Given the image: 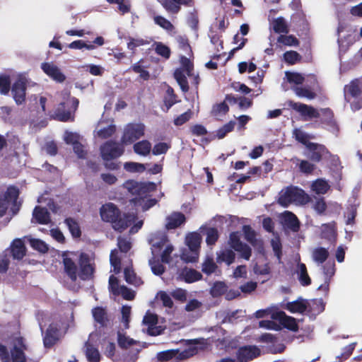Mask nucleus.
I'll return each mask as SVG.
<instances>
[{
  "mask_svg": "<svg viewBox=\"0 0 362 362\" xmlns=\"http://www.w3.org/2000/svg\"><path fill=\"white\" fill-rule=\"evenodd\" d=\"M57 323H52L47 328L44 337V345L46 347L52 346L59 338L60 331Z\"/></svg>",
  "mask_w": 362,
  "mask_h": 362,
  "instance_id": "b1692460",
  "label": "nucleus"
},
{
  "mask_svg": "<svg viewBox=\"0 0 362 362\" xmlns=\"http://www.w3.org/2000/svg\"><path fill=\"white\" fill-rule=\"evenodd\" d=\"M284 58L287 63L293 64L300 60V57L299 54L295 51H288L284 53Z\"/></svg>",
  "mask_w": 362,
  "mask_h": 362,
  "instance_id": "774afa93",
  "label": "nucleus"
},
{
  "mask_svg": "<svg viewBox=\"0 0 362 362\" xmlns=\"http://www.w3.org/2000/svg\"><path fill=\"white\" fill-rule=\"evenodd\" d=\"M117 251L112 250L110 253V261L112 267L114 268V272L117 274L120 271V259L117 256Z\"/></svg>",
  "mask_w": 362,
  "mask_h": 362,
  "instance_id": "0e129e2a",
  "label": "nucleus"
},
{
  "mask_svg": "<svg viewBox=\"0 0 362 362\" xmlns=\"http://www.w3.org/2000/svg\"><path fill=\"white\" fill-rule=\"evenodd\" d=\"M134 226L131 228L129 233H136L142 226L143 221L140 220L136 221V216L135 213H128L124 214L122 218H120L117 220V218L112 222V227L115 230L122 232L125 230L127 227Z\"/></svg>",
  "mask_w": 362,
  "mask_h": 362,
  "instance_id": "9d476101",
  "label": "nucleus"
},
{
  "mask_svg": "<svg viewBox=\"0 0 362 362\" xmlns=\"http://www.w3.org/2000/svg\"><path fill=\"white\" fill-rule=\"evenodd\" d=\"M286 308L293 313H303L307 308V303L303 300H298L288 303Z\"/></svg>",
  "mask_w": 362,
  "mask_h": 362,
  "instance_id": "58836bf2",
  "label": "nucleus"
},
{
  "mask_svg": "<svg viewBox=\"0 0 362 362\" xmlns=\"http://www.w3.org/2000/svg\"><path fill=\"white\" fill-rule=\"evenodd\" d=\"M130 351L124 358L125 362H135L138 358V355L141 350V346L137 345L136 347L129 349Z\"/></svg>",
  "mask_w": 362,
  "mask_h": 362,
  "instance_id": "e2e57ef3",
  "label": "nucleus"
},
{
  "mask_svg": "<svg viewBox=\"0 0 362 362\" xmlns=\"http://www.w3.org/2000/svg\"><path fill=\"white\" fill-rule=\"evenodd\" d=\"M361 94V89L358 85L352 81L344 87V97L345 100L351 103L353 110H358L362 107L361 105L355 103L352 99H356Z\"/></svg>",
  "mask_w": 362,
  "mask_h": 362,
  "instance_id": "f3484780",
  "label": "nucleus"
},
{
  "mask_svg": "<svg viewBox=\"0 0 362 362\" xmlns=\"http://www.w3.org/2000/svg\"><path fill=\"white\" fill-rule=\"evenodd\" d=\"M98 339V334L91 333L86 343V356L89 362H99L100 360V352L94 344Z\"/></svg>",
  "mask_w": 362,
  "mask_h": 362,
  "instance_id": "a211bd4d",
  "label": "nucleus"
},
{
  "mask_svg": "<svg viewBox=\"0 0 362 362\" xmlns=\"http://www.w3.org/2000/svg\"><path fill=\"white\" fill-rule=\"evenodd\" d=\"M261 349L255 345L240 347L236 351V362H249L261 354Z\"/></svg>",
  "mask_w": 362,
  "mask_h": 362,
  "instance_id": "4468645a",
  "label": "nucleus"
},
{
  "mask_svg": "<svg viewBox=\"0 0 362 362\" xmlns=\"http://www.w3.org/2000/svg\"><path fill=\"white\" fill-rule=\"evenodd\" d=\"M65 223L71 232V235L78 238L81 235V230L78 223L73 218H69L65 220Z\"/></svg>",
  "mask_w": 362,
  "mask_h": 362,
  "instance_id": "8fccbe9b",
  "label": "nucleus"
},
{
  "mask_svg": "<svg viewBox=\"0 0 362 362\" xmlns=\"http://www.w3.org/2000/svg\"><path fill=\"white\" fill-rule=\"evenodd\" d=\"M272 317L274 320H279L285 327L292 331H296L298 329V325L296 320L292 317L287 316L285 313L282 311L273 313Z\"/></svg>",
  "mask_w": 362,
  "mask_h": 362,
  "instance_id": "a878e982",
  "label": "nucleus"
},
{
  "mask_svg": "<svg viewBox=\"0 0 362 362\" xmlns=\"http://www.w3.org/2000/svg\"><path fill=\"white\" fill-rule=\"evenodd\" d=\"M217 266L212 257H206L202 264V272L206 274H211L215 272Z\"/></svg>",
  "mask_w": 362,
  "mask_h": 362,
  "instance_id": "09e8293b",
  "label": "nucleus"
},
{
  "mask_svg": "<svg viewBox=\"0 0 362 362\" xmlns=\"http://www.w3.org/2000/svg\"><path fill=\"white\" fill-rule=\"evenodd\" d=\"M329 189L327 182L323 179H317L312 184V189L316 194H325Z\"/></svg>",
  "mask_w": 362,
  "mask_h": 362,
  "instance_id": "37998d69",
  "label": "nucleus"
},
{
  "mask_svg": "<svg viewBox=\"0 0 362 362\" xmlns=\"http://www.w3.org/2000/svg\"><path fill=\"white\" fill-rule=\"evenodd\" d=\"M154 22L166 30H173L174 28L173 24L168 20L160 16H155Z\"/></svg>",
  "mask_w": 362,
  "mask_h": 362,
  "instance_id": "680f3d73",
  "label": "nucleus"
},
{
  "mask_svg": "<svg viewBox=\"0 0 362 362\" xmlns=\"http://www.w3.org/2000/svg\"><path fill=\"white\" fill-rule=\"evenodd\" d=\"M202 236L197 232L190 233L185 238V243L190 250L191 256L186 253L182 256V259L186 262H196L199 256Z\"/></svg>",
  "mask_w": 362,
  "mask_h": 362,
  "instance_id": "1a4fd4ad",
  "label": "nucleus"
},
{
  "mask_svg": "<svg viewBox=\"0 0 362 362\" xmlns=\"http://www.w3.org/2000/svg\"><path fill=\"white\" fill-rule=\"evenodd\" d=\"M322 269L325 275V283L323 284H321L318 287V289L327 291L329 288V281L332 276H333L335 273L334 264L333 262H328L325 264L324 266H322Z\"/></svg>",
  "mask_w": 362,
  "mask_h": 362,
  "instance_id": "c85d7f7f",
  "label": "nucleus"
},
{
  "mask_svg": "<svg viewBox=\"0 0 362 362\" xmlns=\"http://www.w3.org/2000/svg\"><path fill=\"white\" fill-rule=\"evenodd\" d=\"M68 47L70 49H81L83 48H86L88 50H93L95 49V46L91 43L87 44L84 41L78 40L72 42L70 43Z\"/></svg>",
  "mask_w": 362,
  "mask_h": 362,
  "instance_id": "4d7b16f0",
  "label": "nucleus"
},
{
  "mask_svg": "<svg viewBox=\"0 0 362 362\" xmlns=\"http://www.w3.org/2000/svg\"><path fill=\"white\" fill-rule=\"evenodd\" d=\"M124 168L129 173H142L146 170V166L142 163L127 162L124 164Z\"/></svg>",
  "mask_w": 362,
  "mask_h": 362,
  "instance_id": "de8ad7c7",
  "label": "nucleus"
},
{
  "mask_svg": "<svg viewBox=\"0 0 362 362\" xmlns=\"http://www.w3.org/2000/svg\"><path fill=\"white\" fill-rule=\"evenodd\" d=\"M18 195V189L13 186L8 187L5 192L0 194V217L14 216L18 213L20 209L17 201Z\"/></svg>",
  "mask_w": 362,
  "mask_h": 362,
  "instance_id": "20e7f679",
  "label": "nucleus"
},
{
  "mask_svg": "<svg viewBox=\"0 0 362 362\" xmlns=\"http://www.w3.org/2000/svg\"><path fill=\"white\" fill-rule=\"evenodd\" d=\"M229 243L230 247L238 252L240 253L243 258L246 260L250 259L251 256V249L247 245L240 241L238 233H232L230 234Z\"/></svg>",
  "mask_w": 362,
  "mask_h": 362,
  "instance_id": "dca6fc26",
  "label": "nucleus"
},
{
  "mask_svg": "<svg viewBox=\"0 0 362 362\" xmlns=\"http://www.w3.org/2000/svg\"><path fill=\"white\" fill-rule=\"evenodd\" d=\"M124 278L127 283L134 286H139L142 284L141 280L136 277L134 272L130 267L124 269Z\"/></svg>",
  "mask_w": 362,
  "mask_h": 362,
  "instance_id": "a18cd8bd",
  "label": "nucleus"
},
{
  "mask_svg": "<svg viewBox=\"0 0 362 362\" xmlns=\"http://www.w3.org/2000/svg\"><path fill=\"white\" fill-rule=\"evenodd\" d=\"M157 299L160 300L163 305L166 308H172L173 305V302L170 298V296L164 291H160L157 294Z\"/></svg>",
  "mask_w": 362,
  "mask_h": 362,
  "instance_id": "69168bd1",
  "label": "nucleus"
},
{
  "mask_svg": "<svg viewBox=\"0 0 362 362\" xmlns=\"http://www.w3.org/2000/svg\"><path fill=\"white\" fill-rule=\"evenodd\" d=\"M202 277V274L194 269L185 267L180 271L177 276V279L184 280L187 283H193L200 280Z\"/></svg>",
  "mask_w": 362,
  "mask_h": 362,
  "instance_id": "393cba45",
  "label": "nucleus"
},
{
  "mask_svg": "<svg viewBox=\"0 0 362 362\" xmlns=\"http://www.w3.org/2000/svg\"><path fill=\"white\" fill-rule=\"evenodd\" d=\"M134 151L137 155L141 156H148L151 149V144L147 141V140H142L141 141H139L136 143L134 146Z\"/></svg>",
  "mask_w": 362,
  "mask_h": 362,
  "instance_id": "e433bc0d",
  "label": "nucleus"
},
{
  "mask_svg": "<svg viewBox=\"0 0 362 362\" xmlns=\"http://www.w3.org/2000/svg\"><path fill=\"white\" fill-rule=\"evenodd\" d=\"M293 134L297 141L304 144L306 147L308 146V143H310L309 141L310 136L300 129H295Z\"/></svg>",
  "mask_w": 362,
  "mask_h": 362,
  "instance_id": "864d4df0",
  "label": "nucleus"
},
{
  "mask_svg": "<svg viewBox=\"0 0 362 362\" xmlns=\"http://www.w3.org/2000/svg\"><path fill=\"white\" fill-rule=\"evenodd\" d=\"M293 89L296 95L300 98H306L309 100H312L315 98V94L310 88L295 87Z\"/></svg>",
  "mask_w": 362,
  "mask_h": 362,
  "instance_id": "603ef678",
  "label": "nucleus"
},
{
  "mask_svg": "<svg viewBox=\"0 0 362 362\" xmlns=\"http://www.w3.org/2000/svg\"><path fill=\"white\" fill-rule=\"evenodd\" d=\"M33 219L41 224H47L50 221L49 214L47 210L41 206H36L33 211Z\"/></svg>",
  "mask_w": 362,
  "mask_h": 362,
  "instance_id": "2f4dec72",
  "label": "nucleus"
},
{
  "mask_svg": "<svg viewBox=\"0 0 362 362\" xmlns=\"http://www.w3.org/2000/svg\"><path fill=\"white\" fill-rule=\"evenodd\" d=\"M296 272L301 285L308 286L311 283V279L308 274L307 268L305 264L298 262L296 266Z\"/></svg>",
  "mask_w": 362,
  "mask_h": 362,
  "instance_id": "72a5a7b5",
  "label": "nucleus"
},
{
  "mask_svg": "<svg viewBox=\"0 0 362 362\" xmlns=\"http://www.w3.org/2000/svg\"><path fill=\"white\" fill-rule=\"evenodd\" d=\"M151 252L153 258L158 257L160 253L161 260L164 263H170L171 261L170 255L174 247L169 243L165 234L161 233H153L150 238ZM149 265L153 274L160 275L164 272L163 266L154 259L149 260Z\"/></svg>",
  "mask_w": 362,
  "mask_h": 362,
  "instance_id": "f257e3e1",
  "label": "nucleus"
},
{
  "mask_svg": "<svg viewBox=\"0 0 362 362\" xmlns=\"http://www.w3.org/2000/svg\"><path fill=\"white\" fill-rule=\"evenodd\" d=\"M124 187L134 198L132 199L134 205H139L142 207L144 211H146L156 204V199H146L148 193L153 190L155 184L153 183H141L134 180H127L124 183Z\"/></svg>",
  "mask_w": 362,
  "mask_h": 362,
  "instance_id": "7ed1b4c3",
  "label": "nucleus"
},
{
  "mask_svg": "<svg viewBox=\"0 0 362 362\" xmlns=\"http://www.w3.org/2000/svg\"><path fill=\"white\" fill-rule=\"evenodd\" d=\"M25 349H26V346L23 342V339L16 337L13 340L10 354L5 346L0 344V358L2 362H25Z\"/></svg>",
  "mask_w": 362,
  "mask_h": 362,
  "instance_id": "6e6552de",
  "label": "nucleus"
},
{
  "mask_svg": "<svg viewBox=\"0 0 362 362\" xmlns=\"http://www.w3.org/2000/svg\"><path fill=\"white\" fill-rule=\"evenodd\" d=\"M289 106L298 112L303 117H305V119L317 118L319 117L317 110L312 106L293 101L289 102Z\"/></svg>",
  "mask_w": 362,
  "mask_h": 362,
  "instance_id": "aec40b11",
  "label": "nucleus"
},
{
  "mask_svg": "<svg viewBox=\"0 0 362 362\" xmlns=\"http://www.w3.org/2000/svg\"><path fill=\"white\" fill-rule=\"evenodd\" d=\"M322 237L329 240L334 238L335 229L333 223L323 224L321 226Z\"/></svg>",
  "mask_w": 362,
  "mask_h": 362,
  "instance_id": "6e6d98bb",
  "label": "nucleus"
},
{
  "mask_svg": "<svg viewBox=\"0 0 362 362\" xmlns=\"http://www.w3.org/2000/svg\"><path fill=\"white\" fill-rule=\"evenodd\" d=\"M145 126L143 124H129L126 126L122 138L123 144H131L144 135Z\"/></svg>",
  "mask_w": 362,
  "mask_h": 362,
  "instance_id": "ddd939ff",
  "label": "nucleus"
},
{
  "mask_svg": "<svg viewBox=\"0 0 362 362\" xmlns=\"http://www.w3.org/2000/svg\"><path fill=\"white\" fill-rule=\"evenodd\" d=\"M309 200V196L303 189L291 186L280 192L278 202L286 207L291 204H305Z\"/></svg>",
  "mask_w": 362,
  "mask_h": 362,
  "instance_id": "423d86ee",
  "label": "nucleus"
},
{
  "mask_svg": "<svg viewBox=\"0 0 362 362\" xmlns=\"http://www.w3.org/2000/svg\"><path fill=\"white\" fill-rule=\"evenodd\" d=\"M30 82L25 74L18 75L17 81L11 88L13 97L17 104H21L25 100L26 85Z\"/></svg>",
  "mask_w": 362,
  "mask_h": 362,
  "instance_id": "f8f14e48",
  "label": "nucleus"
},
{
  "mask_svg": "<svg viewBox=\"0 0 362 362\" xmlns=\"http://www.w3.org/2000/svg\"><path fill=\"white\" fill-rule=\"evenodd\" d=\"M308 149L310 152L307 156L313 161L318 162L325 151V148L322 145H318L314 143H308Z\"/></svg>",
  "mask_w": 362,
  "mask_h": 362,
  "instance_id": "cd10ccee",
  "label": "nucleus"
},
{
  "mask_svg": "<svg viewBox=\"0 0 362 362\" xmlns=\"http://www.w3.org/2000/svg\"><path fill=\"white\" fill-rule=\"evenodd\" d=\"M180 63L182 67L177 69L175 73L174 76L177 83L179 84L181 90L186 93L189 90L188 83L187 81V76H189L192 70V64L190 60L186 57L180 58Z\"/></svg>",
  "mask_w": 362,
  "mask_h": 362,
  "instance_id": "9b49d317",
  "label": "nucleus"
},
{
  "mask_svg": "<svg viewBox=\"0 0 362 362\" xmlns=\"http://www.w3.org/2000/svg\"><path fill=\"white\" fill-rule=\"evenodd\" d=\"M157 316L153 313H147L143 319L144 325L146 326V332L152 336H156L162 332V328L157 326Z\"/></svg>",
  "mask_w": 362,
  "mask_h": 362,
  "instance_id": "412c9836",
  "label": "nucleus"
},
{
  "mask_svg": "<svg viewBox=\"0 0 362 362\" xmlns=\"http://www.w3.org/2000/svg\"><path fill=\"white\" fill-rule=\"evenodd\" d=\"M62 101L54 111L53 117L62 122L72 120V112L75 111L78 105V100L75 98H69L67 91L60 93Z\"/></svg>",
  "mask_w": 362,
  "mask_h": 362,
  "instance_id": "39448f33",
  "label": "nucleus"
},
{
  "mask_svg": "<svg viewBox=\"0 0 362 362\" xmlns=\"http://www.w3.org/2000/svg\"><path fill=\"white\" fill-rule=\"evenodd\" d=\"M277 42L286 46H298V40L293 35H281L277 38Z\"/></svg>",
  "mask_w": 362,
  "mask_h": 362,
  "instance_id": "5fc2aeb1",
  "label": "nucleus"
},
{
  "mask_svg": "<svg viewBox=\"0 0 362 362\" xmlns=\"http://www.w3.org/2000/svg\"><path fill=\"white\" fill-rule=\"evenodd\" d=\"M282 221L291 230L296 232L299 229V221L295 214L290 211H285L281 214Z\"/></svg>",
  "mask_w": 362,
  "mask_h": 362,
  "instance_id": "c756f323",
  "label": "nucleus"
},
{
  "mask_svg": "<svg viewBox=\"0 0 362 362\" xmlns=\"http://www.w3.org/2000/svg\"><path fill=\"white\" fill-rule=\"evenodd\" d=\"M124 153V148L118 143L109 141L100 146V154L107 169L117 170L119 165L113 160L121 156Z\"/></svg>",
  "mask_w": 362,
  "mask_h": 362,
  "instance_id": "0eeeda50",
  "label": "nucleus"
},
{
  "mask_svg": "<svg viewBox=\"0 0 362 362\" xmlns=\"http://www.w3.org/2000/svg\"><path fill=\"white\" fill-rule=\"evenodd\" d=\"M24 240L16 239L11 245V252L14 259H21L25 254Z\"/></svg>",
  "mask_w": 362,
  "mask_h": 362,
  "instance_id": "f704fd0d",
  "label": "nucleus"
},
{
  "mask_svg": "<svg viewBox=\"0 0 362 362\" xmlns=\"http://www.w3.org/2000/svg\"><path fill=\"white\" fill-rule=\"evenodd\" d=\"M201 232L206 230V242L208 245H214L218 238V230L214 228H206L202 226L199 228Z\"/></svg>",
  "mask_w": 362,
  "mask_h": 362,
  "instance_id": "ea45409f",
  "label": "nucleus"
},
{
  "mask_svg": "<svg viewBox=\"0 0 362 362\" xmlns=\"http://www.w3.org/2000/svg\"><path fill=\"white\" fill-rule=\"evenodd\" d=\"M227 288L228 287L224 282L216 281L211 288L210 293L212 295V296L218 297L225 293L227 291Z\"/></svg>",
  "mask_w": 362,
  "mask_h": 362,
  "instance_id": "49530a36",
  "label": "nucleus"
},
{
  "mask_svg": "<svg viewBox=\"0 0 362 362\" xmlns=\"http://www.w3.org/2000/svg\"><path fill=\"white\" fill-rule=\"evenodd\" d=\"M272 25L275 33H287L288 32V24L282 17L274 19Z\"/></svg>",
  "mask_w": 362,
  "mask_h": 362,
  "instance_id": "a19ab883",
  "label": "nucleus"
},
{
  "mask_svg": "<svg viewBox=\"0 0 362 362\" xmlns=\"http://www.w3.org/2000/svg\"><path fill=\"white\" fill-rule=\"evenodd\" d=\"M101 218L107 222H113L119 216V209L112 203L103 205L100 210Z\"/></svg>",
  "mask_w": 362,
  "mask_h": 362,
  "instance_id": "5701e85b",
  "label": "nucleus"
},
{
  "mask_svg": "<svg viewBox=\"0 0 362 362\" xmlns=\"http://www.w3.org/2000/svg\"><path fill=\"white\" fill-rule=\"evenodd\" d=\"M10 78L8 76L3 75L0 76V93L2 94H6L10 89Z\"/></svg>",
  "mask_w": 362,
  "mask_h": 362,
  "instance_id": "338daca9",
  "label": "nucleus"
},
{
  "mask_svg": "<svg viewBox=\"0 0 362 362\" xmlns=\"http://www.w3.org/2000/svg\"><path fill=\"white\" fill-rule=\"evenodd\" d=\"M329 257V251L322 247H317L312 250V259L317 264L324 263Z\"/></svg>",
  "mask_w": 362,
  "mask_h": 362,
  "instance_id": "473e14b6",
  "label": "nucleus"
},
{
  "mask_svg": "<svg viewBox=\"0 0 362 362\" xmlns=\"http://www.w3.org/2000/svg\"><path fill=\"white\" fill-rule=\"evenodd\" d=\"M154 45L155 51L158 54L163 57L165 59H168L170 57V50L168 46L163 45L161 42H156Z\"/></svg>",
  "mask_w": 362,
  "mask_h": 362,
  "instance_id": "052dcab7",
  "label": "nucleus"
},
{
  "mask_svg": "<svg viewBox=\"0 0 362 362\" xmlns=\"http://www.w3.org/2000/svg\"><path fill=\"white\" fill-rule=\"evenodd\" d=\"M64 139L66 144H72L74 146L80 143L81 136L76 132L66 131L64 133Z\"/></svg>",
  "mask_w": 362,
  "mask_h": 362,
  "instance_id": "13d9d810",
  "label": "nucleus"
},
{
  "mask_svg": "<svg viewBox=\"0 0 362 362\" xmlns=\"http://www.w3.org/2000/svg\"><path fill=\"white\" fill-rule=\"evenodd\" d=\"M109 288L115 295H121L126 300H132L134 293L124 286H119L117 279L111 275L109 279Z\"/></svg>",
  "mask_w": 362,
  "mask_h": 362,
  "instance_id": "6ab92c4d",
  "label": "nucleus"
},
{
  "mask_svg": "<svg viewBox=\"0 0 362 362\" xmlns=\"http://www.w3.org/2000/svg\"><path fill=\"white\" fill-rule=\"evenodd\" d=\"M235 257V252L229 249L221 250L216 253L217 262H225L227 265L231 264Z\"/></svg>",
  "mask_w": 362,
  "mask_h": 362,
  "instance_id": "c9c22d12",
  "label": "nucleus"
},
{
  "mask_svg": "<svg viewBox=\"0 0 362 362\" xmlns=\"http://www.w3.org/2000/svg\"><path fill=\"white\" fill-rule=\"evenodd\" d=\"M185 222V216L180 212H173L165 218V228L168 230L175 229Z\"/></svg>",
  "mask_w": 362,
  "mask_h": 362,
  "instance_id": "bb28decb",
  "label": "nucleus"
},
{
  "mask_svg": "<svg viewBox=\"0 0 362 362\" xmlns=\"http://www.w3.org/2000/svg\"><path fill=\"white\" fill-rule=\"evenodd\" d=\"M71 255H74L64 254L63 255L64 270L69 278L72 281H76L78 276L83 280L91 278L94 272L93 255L86 253H81L79 257V272Z\"/></svg>",
  "mask_w": 362,
  "mask_h": 362,
  "instance_id": "f03ea898",
  "label": "nucleus"
},
{
  "mask_svg": "<svg viewBox=\"0 0 362 362\" xmlns=\"http://www.w3.org/2000/svg\"><path fill=\"white\" fill-rule=\"evenodd\" d=\"M93 317L96 322L104 326L107 321V313L101 307H97L92 310Z\"/></svg>",
  "mask_w": 362,
  "mask_h": 362,
  "instance_id": "79ce46f5",
  "label": "nucleus"
},
{
  "mask_svg": "<svg viewBox=\"0 0 362 362\" xmlns=\"http://www.w3.org/2000/svg\"><path fill=\"white\" fill-rule=\"evenodd\" d=\"M228 105L225 102H223L214 105L211 114L213 116L220 119L228 112Z\"/></svg>",
  "mask_w": 362,
  "mask_h": 362,
  "instance_id": "c03bdc74",
  "label": "nucleus"
},
{
  "mask_svg": "<svg viewBox=\"0 0 362 362\" xmlns=\"http://www.w3.org/2000/svg\"><path fill=\"white\" fill-rule=\"evenodd\" d=\"M286 77L289 83L296 85L301 84L305 81L303 75L298 73L286 72Z\"/></svg>",
  "mask_w": 362,
  "mask_h": 362,
  "instance_id": "bf43d9fd",
  "label": "nucleus"
},
{
  "mask_svg": "<svg viewBox=\"0 0 362 362\" xmlns=\"http://www.w3.org/2000/svg\"><path fill=\"white\" fill-rule=\"evenodd\" d=\"M115 132V126L112 122L100 121L94 132L95 136L101 139H107L111 136Z\"/></svg>",
  "mask_w": 362,
  "mask_h": 362,
  "instance_id": "4be33fe9",
  "label": "nucleus"
},
{
  "mask_svg": "<svg viewBox=\"0 0 362 362\" xmlns=\"http://www.w3.org/2000/svg\"><path fill=\"white\" fill-rule=\"evenodd\" d=\"M41 69L47 76L57 83H63L66 80V76L52 62L42 63Z\"/></svg>",
  "mask_w": 362,
  "mask_h": 362,
  "instance_id": "2eb2a0df",
  "label": "nucleus"
},
{
  "mask_svg": "<svg viewBox=\"0 0 362 362\" xmlns=\"http://www.w3.org/2000/svg\"><path fill=\"white\" fill-rule=\"evenodd\" d=\"M24 241L28 243L33 249L40 252L44 253L48 250L47 245L40 239L33 238L30 236H25L24 237Z\"/></svg>",
  "mask_w": 362,
  "mask_h": 362,
  "instance_id": "4c0bfd02",
  "label": "nucleus"
},
{
  "mask_svg": "<svg viewBox=\"0 0 362 362\" xmlns=\"http://www.w3.org/2000/svg\"><path fill=\"white\" fill-rule=\"evenodd\" d=\"M178 1L179 0H163L160 3L167 11L177 13L180 11Z\"/></svg>",
  "mask_w": 362,
  "mask_h": 362,
  "instance_id": "3c124183",
  "label": "nucleus"
},
{
  "mask_svg": "<svg viewBox=\"0 0 362 362\" xmlns=\"http://www.w3.org/2000/svg\"><path fill=\"white\" fill-rule=\"evenodd\" d=\"M117 342L122 349H132L137 346V345H140L139 341L130 338L121 332L117 333Z\"/></svg>",
  "mask_w": 362,
  "mask_h": 362,
  "instance_id": "7c9ffc66",
  "label": "nucleus"
}]
</instances>
